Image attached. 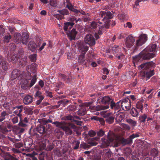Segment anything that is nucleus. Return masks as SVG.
Returning <instances> with one entry per match:
<instances>
[{"mask_svg":"<svg viewBox=\"0 0 160 160\" xmlns=\"http://www.w3.org/2000/svg\"><path fill=\"white\" fill-rule=\"evenodd\" d=\"M84 40L85 43L88 44L90 46H93L95 44V39L91 34H87Z\"/></svg>","mask_w":160,"mask_h":160,"instance_id":"obj_10","label":"nucleus"},{"mask_svg":"<svg viewBox=\"0 0 160 160\" xmlns=\"http://www.w3.org/2000/svg\"><path fill=\"white\" fill-rule=\"evenodd\" d=\"M70 102V101L65 99L61 100L58 102V103L59 104L58 107H59L61 104H62L63 106L65 107L68 103Z\"/></svg>","mask_w":160,"mask_h":160,"instance_id":"obj_41","label":"nucleus"},{"mask_svg":"<svg viewBox=\"0 0 160 160\" xmlns=\"http://www.w3.org/2000/svg\"><path fill=\"white\" fill-rule=\"evenodd\" d=\"M38 65L34 63H33L31 65V70L33 73H35L37 69Z\"/></svg>","mask_w":160,"mask_h":160,"instance_id":"obj_43","label":"nucleus"},{"mask_svg":"<svg viewBox=\"0 0 160 160\" xmlns=\"http://www.w3.org/2000/svg\"><path fill=\"white\" fill-rule=\"evenodd\" d=\"M114 117L113 116H108L106 118L105 121L109 124L112 123L114 122Z\"/></svg>","mask_w":160,"mask_h":160,"instance_id":"obj_46","label":"nucleus"},{"mask_svg":"<svg viewBox=\"0 0 160 160\" xmlns=\"http://www.w3.org/2000/svg\"><path fill=\"white\" fill-rule=\"evenodd\" d=\"M121 50V47L118 45H115L112 47V53L114 54H117Z\"/></svg>","mask_w":160,"mask_h":160,"instance_id":"obj_32","label":"nucleus"},{"mask_svg":"<svg viewBox=\"0 0 160 160\" xmlns=\"http://www.w3.org/2000/svg\"><path fill=\"white\" fill-rule=\"evenodd\" d=\"M105 133L104 131L102 129H100L99 131L97 132V136L99 137H102L104 135Z\"/></svg>","mask_w":160,"mask_h":160,"instance_id":"obj_59","label":"nucleus"},{"mask_svg":"<svg viewBox=\"0 0 160 160\" xmlns=\"http://www.w3.org/2000/svg\"><path fill=\"white\" fill-rule=\"evenodd\" d=\"M152 125L155 124V128L158 132L160 131V125L156 124V121L152 122L151 123Z\"/></svg>","mask_w":160,"mask_h":160,"instance_id":"obj_57","label":"nucleus"},{"mask_svg":"<svg viewBox=\"0 0 160 160\" xmlns=\"http://www.w3.org/2000/svg\"><path fill=\"white\" fill-rule=\"evenodd\" d=\"M45 155V153L42 152L39 154V160H44V157Z\"/></svg>","mask_w":160,"mask_h":160,"instance_id":"obj_64","label":"nucleus"},{"mask_svg":"<svg viewBox=\"0 0 160 160\" xmlns=\"http://www.w3.org/2000/svg\"><path fill=\"white\" fill-rule=\"evenodd\" d=\"M100 17L103 18L102 20L104 22V24L102 25L101 29H108L109 28L110 19L113 17V15L110 12L101 11L99 13Z\"/></svg>","mask_w":160,"mask_h":160,"instance_id":"obj_3","label":"nucleus"},{"mask_svg":"<svg viewBox=\"0 0 160 160\" xmlns=\"http://www.w3.org/2000/svg\"><path fill=\"white\" fill-rule=\"evenodd\" d=\"M132 138H130V136L127 139L122 138L121 140L122 142L124 144H131L132 142Z\"/></svg>","mask_w":160,"mask_h":160,"instance_id":"obj_35","label":"nucleus"},{"mask_svg":"<svg viewBox=\"0 0 160 160\" xmlns=\"http://www.w3.org/2000/svg\"><path fill=\"white\" fill-rule=\"evenodd\" d=\"M148 37L146 34H142L137 40L135 43V47L137 48L144 44L147 40Z\"/></svg>","mask_w":160,"mask_h":160,"instance_id":"obj_7","label":"nucleus"},{"mask_svg":"<svg viewBox=\"0 0 160 160\" xmlns=\"http://www.w3.org/2000/svg\"><path fill=\"white\" fill-rule=\"evenodd\" d=\"M29 49L32 52H34L36 48H38L36 43L33 41H30L28 44Z\"/></svg>","mask_w":160,"mask_h":160,"instance_id":"obj_25","label":"nucleus"},{"mask_svg":"<svg viewBox=\"0 0 160 160\" xmlns=\"http://www.w3.org/2000/svg\"><path fill=\"white\" fill-rule=\"evenodd\" d=\"M89 145L84 142H82L80 145V148L85 149L89 148L91 146L96 145L98 143L96 142H89Z\"/></svg>","mask_w":160,"mask_h":160,"instance_id":"obj_20","label":"nucleus"},{"mask_svg":"<svg viewBox=\"0 0 160 160\" xmlns=\"http://www.w3.org/2000/svg\"><path fill=\"white\" fill-rule=\"evenodd\" d=\"M78 46V50L81 52V54L85 55L88 49V47L81 42Z\"/></svg>","mask_w":160,"mask_h":160,"instance_id":"obj_15","label":"nucleus"},{"mask_svg":"<svg viewBox=\"0 0 160 160\" xmlns=\"http://www.w3.org/2000/svg\"><path fill=\"white\" fill-rule=\"evenodd\" d=\"M119 19L122 21L124 22L125 21L127 20L128 17L127 14L122 13L118 15Z\"/></svg>","mask_w":160,"mask_h":160,"instance_id":"obj_29","label":"nucleus"},{"mask_svg":"<svg viewBox=\"0 0 160 160\" xmlns=\"http://www.w3.org/2000/svg\"><path fill=\"white\" fill-rule=\"evenodd\" d=\"M64 24L63 29L66 32H67L68 29L70 30L72 27L75 23L73 22H65Z\"/></svg>","mask_w":160,"mask_h":160,"instance_id":"obj_24","label":"nucleus"},{"mask_svg":"<svg viewBox=\"0 0 160 160\" xmlns=\"http://www.w3.org/2000/svg\"><path fill=\"white\" fill-rule=\"evenodd\" d=\"M97 28V24L95 22L93 21L90 24L89 27V29L94 31Z\"/></svg>","mask_w":160,"mask_h":160,"instance_id":"obj_44","label":"nucleus"},{"mask_svg":"<svg viewBox=\"0 0 160 160\" xmlns=\"http://www.w3.org/2000/svg\"><path fill=\"white\" fill-rule=\"evenodd\" d=\"M68 38L70 41L74 40L77 32L75 28H73L71 31L66 32Z\"/></svg>","mask_w":160,"mask_h":160,"instance_id":"obj_13","label":"nucleus"},{"mask_svg":"<svg viewBox=\"0 0 160 160\" xmlns=\"http://www.w3.org/2000/svg\"><path fill=\"white\" fill-rule=\"evenodd\" d=\"M114 135L113 134L108 132L107 139L104 138H102V148H105L109 146L110 143L113 142L114 140Z\"/></svg>","mask_w":160,"mask_h":160,"instance_id":"obj_5","label":"nucleus"},{"mask_svg":"<svg viewBox=\"0 0 160 160\" xmlns=\"http://www.w3.org/2000/svg\"><path fill=\"white\" fill-rule=\"evenodd\" d=\"M87 108L85 107H82L79 109L78 111V115L82 116L85 115L86 113Z\"/></svg>","mask_w":160,"mask_h":160,"instance_id":"obj_30","label":"nucleus"},{"mask_svg":"<svg viewBox=\"0 0 160 160\" xmlns=\"http://www.w3.org/2000/svg\"><path fill=\"white\" fill-rule=\"evenodd\" d=\"M34 98L32 96L28 95L25 96L23 99V102L25 105H28L33 101Z\"/></svg>","mask_w":160,"mask_h":160,"instance_id":"obj_19","label":"nucleus"},{"mask_svg":"<svg viewBox=\"0 0 160 160\" xmlns=\"http://www.w3.org/2000/svg\"><path fill=\"white\" fill-rule=\"evenodd\" d=\"M42 94L41 92L38 90L37 91L35 94L34 96L36 98L38 99L36 102V104L38 105L40 104L44 99V97L42 95Z\"/></svg>","mask_w":160,"mask_h":160,"instance_id":"obj_17","label":"nucleus"},{"mask_svg":"<svg viewBox=\"0 0 160 160\" xmlns=\"http://www.w3.org/2000/svg\"><path fill=\"white\" fill-rule=\"evenodd\" d=\"M20 71L18 69H15L12 72V74L11 76V79L12 80H13L17 78H18L20 77V78H22V75H20Z\"/></svg>","mask_w":160,"mask_h":160,"instance_id":"obj_18","label":"nucleus"},{"mask_svg":"<svg viewBox=\"0 0 160 160\" xmlns=\"http://www.w3.org/2000/svg\"><path fill=\"white\" fill-rule=\"evenodd\" d=\"M59 76V78H62V80L65 82L67 83L70 82L72 80L71 78L64 74H60Z\"/></svg>","mask_w":160,"mask_h":160,"instance_id":"obj_26","label":"nucleus"},{"mask_svg":"<svg viewBox=\"0 0 160 160\" xmlns=\"http://www.w3.org/2000/svg\"><path fill=\"white\" fill-rule=\"evenodd\" d=\"M75 125L71 123H67L62 127V129L65 132L67 135H70L72 133V129L74 128Z\"/></svg>","mask_w":160,"mask_h":160,"instance_id":"obj_8","label":"nucleus"},{"mask_svg":"<svg viewBox=\"0 0 160 160\" xmlns=\"http://www.w3.org/2000/svg\"><path fill=\"white\" fill-rule=\"evenodd\" d=\"M37 56L36 54H33L30 55L29 56V58L32 62H35L36 59V57Z\"/></svg>","mask_w":160,"mask_h":160,"instance_id":"obj_58","label":"nucleus"},{"mask_svg":"<svg viewBox=\"0 0 160 160\" xmlns=\"http://www.w3.org/2000/svg\"><path fill=\"white\" fill-rule=\"evenodd\" d=\"M19 139H15L14 140L12 141L13 143H14V146L16 148H19L21 147H22L23 146V144L22 142H17V141H19Z\"/></svg>","mask_w":160,"mask_h":160,"instance_id":"obj_31","label":"nucleus"},{"mask_svg":"<svg viewBox=\"0 0 160 160\" xmlns=\"http://www.w3.org/2000/svg\"><path fill=\"white\" fill-rule=\"evenodd\" d=\"M54 148V146L53 143H49L46 147V144L45 142L42 143L40 145L39 149L41 151L45 149L48 151H51Z\"/></svg>","mask_w":160,"mask_h":160,"instance_id":"obj_14","label":"nucleus"},{"mask_svg":"<svg viewBox=\"0 0 160 160\" xmlns=\"http://www.w3.org/2000/svg\"><path fill=\"white\" fill-rule=\"evenodd\" d=\"M78 106V105L75 104L70 105L68 107L67 109L69 112L74 111L76 110Z\"/></svg>","mask_w":160,"mask_h":160,"instance_id":"obj_39","label":"nucleus"},{"mask_svg":"<svg viewBox=\"0 0 160 160\" xmlns=\"http://www.w3.org/2000/svg\"><path fill=\"white\" fill-rule=\"evenodd\" d=\"M125 117V114L121 112L117 115L115 118V120L117 122L119 123L122 121Z\"/></svg>","mask_w":160,"mask_h":160,"instance_id":"obj_27","label":"nucleus"},{"mask_svg":"<svg viewBox=\"0 0 160 160\" xmlns=\"http://www.w3.org/2000/svg\"><path fill=\"white\" fill-rule=\"evenodd\" d=\"M155 67V64L152 62H150L141 64L138 67L139 70L142 69L147 70V71H142L140 72V75L142 79L145 78L149 79L154 74L153 69Z\"/></svg>","mask_w":160,"mask_h":160,"instance_id":"obj_2","label":"nucleus"},{"mask_svg":"<svg viewBox=\"0 0 160 160\" xmlns=\"http://www.w3.org/2000/svg\"><path fill=\"white\" fill-rule=\"evenodd\" d=\"M50 4L52 7H56L57 6V2L56 0H50Z\"/></svg>","mask_w":160,"mask_h":160,"instance_id":"obj_61","label":"nucleus"},{"mask_svg":"<svg viewBox=\"0 0 160 160\" xmlns=\"http://www.w3.org/2000/svg\"><path fill=\"white\" fill-rule=\"evenodd\" d=\"M158 45L156 43H153L150 45L142 51L138 55L133 57V60L136 62H138L142 60L149 59L155 57V54L150 53L156 51Z\"/></svg>","mask_w":160,"mask_h":160,"instance_id":"obj_1","label":"nucleus"},{"mask_svg":"<svg viewBox=\"0 0 160 160\" xmlns=\"http://www.w3.org/2000/svg\"><path fill=\"white\" fill-rule=\"evenodd\" d=\"M135 39L132 35H129L125 39V45L126 47L128 48H131L134 44Z\"/></svg>","mask_w":160,"mask_h":160,"instance_id":"obj_9","label":"nucleus"},{"mask_svg":"<svg viewBox=\"0 0 160 160\" xmlns=\"http://www.w3.org/2000/svg\"><path fill=\"white\" fill-rule=\"evenodd\" d=\"M26 129L21 127H18L17 128L16 131V133H19L22 134L24 132Z\"/></svg>","mask_w":160,"mask_h":160,"instance_id":"obj_54","label":"nucleus"},{"mask_svg":"<svg viewBox=\"0 0 160 160\" xmlns=\"http://www.w3.org/2000/svg\"><path fill=\"white\" fill-rule=\"evenodd\" d=\"M29 38L28 35L26 33H23L21 37L19 43L22 42L24 44H27L28 42V39Z\"/></svg>","mask_w":160,"mask_h":160,"instance_id":"obj_21","label":"nucleus"},{"mask_svg":"<svg viewBox=\"0 0 160 160\" xmlns=\"http://www.w3.org/2000/svg\"><path fill=\"white\" fill-rule=\"evenodd\" d=\"M127 122L128 123L131 127L133 128L136 127L137 124L136 121L133 120L131 119H128L126 120Z\"/></svg>","mask_w":160,"mask_h":160,"instance_id":"obj_34","label":"nucleus"},{"mask_svg":"<svg viewBox=\"0 0 160 160\" xmlns=\"http://www.w3.org/2000/svg\"><path fill=\"white\" fill-rule=\"evenodd\" d=\"M8 115V114L6 112V111H3L0 114V122H2L6 118L5 117Z\"/></svg>","mask_w":160,"mask_h":160,"instance_id":"obj_42","label":"nucleus"},{"mask_svg":"<svg viewBox=\"0 0 160 160\" xmlns=\"http://www.w3.org/2000/svg\"><path fill=\"white\" fill-rule=\"evenodd\" d=\"M58 12L63 15H66L69 14L68 10L66 9H64L62 10H59Z\"/></svg>","mask_w":160,"mask_h":160,"instance_id":"obj_50","label":"nucleus"},{"mask_svg":"<svg viewBox=\"0 0 160 160\" xmlns=\"http://www.w3.org/2000/svg\"><path fill=\"white\" fill-rule=\"evenodd\" d=\"M32 78L31 74L28 72L26 74L25 79L22 78L21 80V88L23 89L26 90L28 88H29V81Z\"/></svg>","mask_w":160,"mask_h":160,"instance_id":"obj_6","label":"nucleus"},{"mask_svg":"<svg viewBox=\"0 0 160 160\" xmlns=\"http://www.w3.org/2000/svg\"><path fill=\"white\" fill-rule=\"evenodd\" d=\"M105 156L107 157L108 158H109V157H111L112 152L110 151V149H105Z\"/></svg>","mask_w":160,"mask_h":160,"instance_id":"obj_56","label":"nucleus"},{"mask_svg":"<svg viewBox=\"0 0 160 160\" xmlns=\"http://www.w3.org/2000/svg\"><path fill=\"white\" fill-rule=\"evenodd\" d=\"M84 54H81L80 55L78 59V62L80 64H82L85 61Z\"/></svg>","mask_w":160,"mask_h":160,"instance_id":"obj_47","label":"nucleus"},{"mask_svg":"<svg viewBox=\"0 0 160 160\" xmlns=\"http://www.w3.org/2000/svg\"><path fill=\"white\" fill-rule=\"evenodd\" d=\"M46 127L47 125L45 126L41 124H38L36 127V131L37 132L40 134H45L47 133V129Z\"/></svg>","mask_w":160,"mask_h":160,"instance_id":"obj_16","label":"nucleus"},{"mask_svg":"<svg viewBox=\"0 0 160 160\" xmlns=\"http://www.w3.org/2000/svg\"><path fill=\"white\" fill-rule=\"evenodd\" d=\"M62 119L65 121H74V118L71 115L69 114L68 115L62 117Z\"/></svg>","mask_w":160,"mask_h":160,"instance_id":"obj_40","label":"nucleus"},{"mask_svg":"<svg viewBox=\"0 0 160 160\" xmlns=\"http://www.w3.org/2000/svg\"><path fill=\"white\" fill-rule=\"evenodd\" d=\"M36 74H34L32 77V79L31 80L30 83H29V88L32 87L36 82L37 78Z\"/></svg>","mask_w":160,"mask_h":160,"instance_id":"obj_45","label":"nucleus"},{"mask_svg":"<svg viewBox=\"0 0 160 160\" xmlns=\"http://www.w3.org/2000/svg\"><path fill=\"white\" fill-rule=\"evenodd\" d=\"M80 142L79 141H73V149L75 150L78 149L79 146Z\"/></svg>","mask_w":160,"mask_h":160,"instance_id":"obj_48","label":"nucleus"},{"mask_svg":"<svg viewBox=\"0 0 160 160\" xmlns=\"http://www.w3.org/2000/svg\"><path fill=\"white\" fill-rule=\"evenodd\" d=\"M65 121L59 122L58 121H55L52 122V124L55 125L58 128H62V127L66 124Z\"/></svg>","mask_w":160,"mask_h":160,"instance_id":"obj_33","label":"nucleus"},{"mask_svg":"<svg viewBox=\"0 0 160 160\" xmlns=\"http://www.w3.org/2000/svg\"><path fill=\"white\" fill-rule=\"evenodd\" d=\"M158 150L155 148L152 149L151 151V154L153 157H155L158 155Z\"/></svg>","mask_w":160,"mask_h":160,"instance_id":"obj_49","label":"nucleus"},{"mask_svg":"<svg viewBox=\"0 0 160 160\" xmlns=\"http://www.w3.org/2000/svg\"><path fill=\"white\" fill-rule=\"evenodd\" d=\"M147 118V116L146 114H144L139 117V120L141 122H144Z\"/></svg>","mask_w":160,"mask_h":160,"instance_id":"obj_53","label":"nucleus"},{"mask_svg":"<svg viewBox=\"0 0 160 160\" xmlns=\"http://www.w3.org/2000/svg\"><path fill=\"white\" fill-rule=\"evenodd\" d=\"M96 132L92 130L89 131L88 132V135L90 137H93L96 134Z\"/></svg>","mask_w":160,"mask_h":160,"instance_id":"obj_63","label":"nucleus"},{"mask_svg":"<svg viewBox=\"0 0 160 160\" xmlns=\"http://www.w3.org/2000/svg\"><path fill=\"white\" fill-rule=\"evenodd\" d=\"M18 125L19 126L26 129L28 127L27 123L21 121H20Z\"/></svg>","mask_w":160,"mask_h":160,"instance_id":"obj_55","label":"nucleus"},{"mask_svg":"<svg viewBox=\"0 0 160 160\" xmlns=\"http://www.w3.org/2000/svg\"><path fill=\"white\" fill-rule=\"evenodd\" d=\"M144 100L142 99L137 102L136 104V107L137 109H139L140 111L142 112V110L143 109V106L142 103L143 102Z\"/></svg>","mask_w":160,"mask_h":160,"instance_id":"obj_28","label":"nucleus"},{"mask_svg":"<svg viewBox=\"0 0 160 160\" xmlns=\"http://www.w3.org/2000/svg\"><path fill=\"white\" fill-rule=\"evenodd\" d=\"M14 36L15 38L14 42L17 44L19 43V42L21 38V34L18 32H15L14 33Z\"/></svg>","mask_w":160,"mask_h":160,"instance_id":"obj_36","label":"nucleus"},{"mask_svg":"<svg viewBox=\"0 0 160 160\" xmlns=\"http://www.w3.org/2000/svg\"><path fill=\"white\" fill-rule=\"evenodd\" d=\"M18 116H16L13 117L11 119V121L13 124H15L18 123Z\"/></svg>","mask_w":160,"mask_h":160,"instance_id":"obj_60","label":"nucleus"},{"mask_svg":"<svg viewBox=\"0 0 160 160\" xmlns=\"http://www.w3.org/2000/svg\"><path fill=\"white\" fill-rule=\"evenodd\" d=\"M138 111L135 108H132L130 110V114L133 117H137L138 115Z\"/></svg>","mask_w":160,"mask_h":160,"instance_id":"obj_37","label":"nucleus"},{"mask_svg":"<svg viewBox=\"0 0 160 160\" xmlns=\"http://www.w3.org/2000/svg\"><path fill=\"white\" fill-rule=\"evenodd\" d=\"M132 102L131 100L128 98H126L122 100L121 102V107L123 109V107H124L126 110L130 109L131 106Z\"/></svg>","mask_w":160,"mask_h":160,"instance_id":"obj_12","label":"nucleus"},{"mask_svg":"<svg viewBox=\"0 0 160 160\" xmlns=\"http://www.w3.org/2000/svg\"><path fill=\"white\" fill-rule=\"evenodd\" d=\"M100 102H101L102 104L106 105L104 106H102V109H108L110 106L111 108L112 109L117 110L116 103L114 102L113 99L108 96L102 97L100 99Z\"/></svg>","mask_w":160,"mask_h":160,"instance_id":"obj_4","label":"nucleus"},{"mask_svg":"<svg viewBox=\"0 0 160 160\" xmlns=\"http://www.w3.org/2000/svg\"><path fill=\"white\" fill-rule=\"evenodd\" d=\"M42 40L41 37L38 36H36V45L38 48L40 47L38 49V51L40 52L44 48L45 46L46 45V43L45 42L42 43L41 45Z\"/></svg>","mask_w":160,"mask_h":160,"instance_id":"obj_11","label":"nucleus"},{"mask_svg":"<svg viewBox=\"0 0 160 160\" xmlns=\"http://www.w3.org/2000/svg\"><path fill=\"white\" fill-rule=\"evenodd\" d=\"M27 57H24L21 59H19V60L18 61V62L19 64L21 65V67H23L27 63Z\"/></svg>","mask_w":160,"mask_h":160,"instance_id":"obj_38","label":"nucleus"},{"mask_svg":"<svg viewBox=\"0 0 160 160\" xmlns=\"http://www.w3.org/2000/svg\"><path fill=\"white\" fill-rule=\"evenodd\" d=\"M0 129L4 132H6L8 131L6 126L2 125H0Z\"/></svg>","mask_w":160,"mask_h":160,"instance_id":"obj_62","label":"nucleus"},{"mask_svg":"<svg viewBox=\"0 0 160 160\" xmlns=\"http://www.w3.org/2000/svg\"><path fill=\"white\" fill-rule=\"evenodd\" d=\"M7 58L9 62H12V63H15L18 62L19 59H20V58H18L15 55L11 56L9 54H8Z\"/></svg>","mask_w":160,"mask_h":160,"instance_id":"obj_23","label":"nucleus"},{"mask_svg":"<svg viewBox=\"0 0 160 160\" xmlns=\"http://www.w3.org/2000/svg\"><path fill=\"white\" fill-rule=\"evenodd\" d=\"M33 141L30 138H27L24 141V143L25 148H29L32 145Z\"/></svg>","mask_w":160,"mask_h":160,"instance_id":"obj_22","label":"nucleus"},{"mask_svg":"<svg viewBox=\"0 0 160 160\" xmlns=\"http://www.w3.org/2000/svg\"><path fill=\"white\" fill-rule=\"evenodd\" d=\"M3 38L4 42L8 43L11 38V36L9 33H8L7 34H6Z\"/></svg>","mask_w":160,"mask_h":160,"instance_id":"obj_51","label":"nucleus"},{"mask_svg":"<svg viewBox=\"0 0 160 160\" xmlns=\"http://www.w3.org/2000/svg\"><path fill=\"white\" fill-rule=\"evenodd\" d=\"M1 63L2 69L4 70H7L8 69V65L7 62L4 61Z\"/></svg>","mask_w":160,"mask_h":160,"instance_id":"obj_52","label":"nucleus"}]
</instances>
